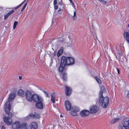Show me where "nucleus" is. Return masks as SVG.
Returning <instances> with one entry per match:
<instances>
[{
	"label": "nucleus",
	"instance_id": "f257e3e1",
	"mask_svg": "<svg viewBox=\"0 0 129 129\" xmlns=\"http://www.w3.org/2000/svg\"><path fill=\"white\" fill-rule=\"evenodd\" d=\"M61 60L62 63L65 64L66 66L72 65L75 63V60L71 57L62 56L61 57Z\"/></svg>",
	"mask_w": 129,
	"mask_h": 129
},
{
	"label": "nucleus",
	"instance_id": "f03ea898",
	"mask_svg": "<svg viewBox=\"0 0 129 129\" xmlns=\"http://www.w3.org/2000/svg\"><path fill=\"white\" fill-rule=\"evenodd\" d=\"M100 97L99 100V102L104 108H106L108 106L109 103V98L107 96L103 98L102 95V92L100 93Z\"/></svg>",
	"mask_w": 129,
	"mask_h": 129
},
{
	"label": "nucleus",
	"instance_id": "7ed1b4c3",
	"mask_svg": "<svg viewBox=\"0 0 129 129\" xmlns=\"http://www.w3.org/2000/svg\"><path fill=\"white\" fill-rule=\"evenodd\" d=\"M118 129H129V118H125L121 121L118 126Z\"/></svg>",
	"mask_w": 129,
	"mask_h": 129
},
{
	"label": "nucleus",
	"instance_id": "20e7f679",
	"mask_svg": "<svg viewBox=\"0 0 129 129\" xmlns=\"http://www.w3.org/2000/svg\"><path fill=\"white\" fill-rule=\"evenodd\" d=\"M11 104L9 102H6L4 105V108L6 113L8 114V117L11 118L13 115L12 113L10 112L11 110Z\"/></svg>",
	"mask_w": 129,
	"mask_h": 129
},
{
	"label": "nucleus",
	"instance_id": "39448f33",
	"mask_svg": "<svg viewBox=\"0 0 129 129\" xmlns=\"http://www.w3.org/2000/svg\"><path fill=\"white\" fill-rule=\"evenodd\" d=\"M40 117V115L38 114H34L32 113H30L25 118V119L26 120H28L31 118L35 119H39Z\"/></svg>",
	"mask_w": 129,
	"mask_h": 129
},
{
	"label": "nucleus",
	"instance_id": "423d86ee",
	"mask_svg": "<svg viewBox=\"0 0 129 129\" xmlns=\"http://www.w3.org/2000/svg\"><path fill=\"white\" fill-rule=\"evenodd\" d=\"M25 94L27 100L30 102H32L33 94H32L31 92L29 90H27L25 93Z\"/></svg>",
	"mask_w": 129,
	"mask_h": 129
},
{
	"label": "nucleus",
	"instance_id": "0eeeda50",
	"mask_svg": "<svg viewBox=\"0 0 129 129\" xmlns=\"http://www.w3.org/2000/svg\"><path fill=\"white\" fill-rule=\"evenodd\" d=\"M43 99L41 96L36 94H33L32 101L34 103H37L38 102L43 101Z\"/></svg>",
	"mask_w": 129,
	"mask_h": 129
},
{
	"label": "nucleus",
	"instance_id": "6e6552de",
	"mask_svg": "<svg viewBox=\"0 0 129 129\" xmlns=\"http://www.w3.org/2000/svg\"><path fill=\"white\" fill-rule=\"evenodd\" d=\"M3 119L4 122L8 125H11L13 122L12 119L9 117L4 116Z\"/></svg>",
	"mask_w": 129,
	"mask_h": 129
},
{
	"label": "nucleus",
	"instance_id": "1a4fd4ad",
	"mask_svg": "<svg viewBox=\"0 0 129 129\" xmlns=\"http://www.w3.org/2000/svg\"><path fill=\"white\" fill-rule=\"evenodd\" d=\"M98 110L99 108L95 105L91 106L90 108V112L92 114H94L96 113Z\"/></svg>",
	"mask_w": 129,
	"mask_h": 129
},
{
	"label": "nucleus",
	"instance_id": "9d476101",
	"mask_svg": "<svg viewBox=\"0 0 129 129\" xmlns=\"http://www.w3.org/2000/svg\"><path fill=\"white\" fill-rule=\"evenodd\" d=\"M124 37L127 42L129 43V30L125 31L123 33Z\"/></svg>",
	"mask_w": 129,
	"mask_h": 129
},
{
	"label": "nucleus",
	"instance_id": "9b49d317",
	"mask_svg": "<svg viewBox=\"0 0 129 129\" xmlns=\"http://www.w3.org/2000/svg\"><path fill=\"white\" fill-rule=\"evenodd\" d=\"M66 110L67 111H70L72 108L71 103L69 101H66L64 103Z\"/></svg>",
	"mask_w": 129,
	"mask_h": 129
},
{
	"label": "nucleus",
	"instance_id": "f8f14e48",
	"mask_svg": "<svg viewBox=\"0 0 129 129\" xmlns=\"http://www.w3.org/2000/svg\"><path fill=\"white\" fill-rule=\"evenodd\" d=\"M20 127V124L18 121L14 122L12 125V129H19Z\"/></svg>",
	"mask_w": 129,
	"mask_h": 129
},
{
	"label": "nucleus",
	"instance_id": "ddd939ff",
	"mask_svg": "<svg viewBox=\"0 0 129 129\" xmlns=\"http://www.w3.org/2000/svg\"><path fill=\"white\" fill-rule=\"evenodd\" d=\"M16 94L15 93H11L10 94L8 98V101L7 102H9L10 103L15 98Z\"/></svg>",
	"mask_w": 129,
	"mask_h": 129
},
{
	"label": "nucleus",
	"instance_id": "4468645a",
	"mask_svg": "<svg viewBox=\"0 0 129 129\" xmlns=\"http://www.w3.org/2000/svg\"><path fill=\"white\" fill-rule=\"evenodd\" d=\"M89 112L86 110H84L81 111L80 113V115L82 117H86L89 114Z\"/></svg>",
	"mask_w": 129,
	"mask_h": 129
},
{
	"label": "nucleus",
	"instance_id": "2eb2a0df",
	"mask_svg": "<svg viewBox=\"0 0 129 129\" xmlns=\"http://www.w3.org/2000/svg\"><path fill=\"white\" fill-rule=\"evenodd\" d=\"M66 94L68 96L70 95L71 92L72 90L71 88L67 86H66Z\"/></svg>",
	"mask_w": 129,
	"mask_h": 129
},
{
	"label": "nucleus",
	"instance_id": "dca6fc26",
	"mask_svg": "<svg viewBox=\"0 0 129 129\" xmlns=\"http://www.w3.org/2000/svg\"><path fill=\"white\" fill-rule=\"evenodd\" d=\"M66 65L62 63L61 60V64L60 67L59 68V70L60 72H62L65 69V67Z\"/></svg>",
	"mask_w": 129,
	"mask_h": 129
},
{
	"label": "nucleus",
	"instance_id": "f3484780",
	"mask_svg": "<svg viewBox=\"0 0 129 129\" xmlns=\"http://www.w3.org/2000/svg\"><path fill=\"white\" fill-rule=\"evenodd\" d=\"M30 129H37L38 127V125L35 122H33L31 123L30 125Z\"/></svg>",
	"mask_w": 129,
	"mask_h": 129
},
{
	"label": "nucleus",
	"instance_id": "a211bd4d",
	"mask_svg": "<svg viewBox=\"0 0 129 129\" xmlns=\"http://www.w3.org/2000/svg\"><path fill=\"white\" fill-rule=\"evenodd\" d=\"M43 101H41V102H37L36 104V107L39 109H42L43 107Z\"/></svg>",
	"mask_w": 129,
	"mask_h": 129
},
{
	"label": "nucleus",
	"instance_id": "6ab92c4d",
	"mask_svg": "<svg viewBox=\"0 0 129 129\" xmlns=\"http://www.w3.org/2000/svg\"><path fill=\"white\" fill-rule=\"evenodd\" d=\"M24 91L21 89L19 90L17 92L18 95L21 97H23L24 96Z\"/></svg>",
	"mask_w": 129,
	"mask_h": 129
},
{
	"label": "nucleus",
	"instance_id": "aec40b11",
	"mask_svg": "<svg viewBox=\"0 0 129 129\" xmlns=\"http://www.w3.org/2000/svg\"><path fill=\"white\" fill-rule=\"evenodd\" d=\"M14 12V10H12L9 12L7 14L5 15L4 19L5 20L7 19L9 16Z\"/></svg>",
	"mask_w": 129,
	"mask_h": 129
},
{
	"label": "nucleus",
	"instance_id": "412c9836",
	"mask_svg": "<svg viewBox=\"0 0 129 129\" xmlns=\"http://www.w3.org/2000/svg\"><path fill=\"white\" fill-rule=\"evenodd\" d=\"M20 127L21 129H27L26 124L25 123H23L20 124Z\"/></svg>",
	"mask_w": 129,
	"mask_h": 129
},
{
	"label": "nucleus",
	"instance_id": "4be33fe9",
	"mask_svg": "<svg viewBox=\"0 0 129 129\" xmlns=\"http://www.w3.org/2000/svg\"><path fill=\"white\" fill-rule=\"evenodd\" d=\"M55 93H52L51 94V100L52 102L53 103H55Z\"/></svg>",
	"mask_w": 129,
	"mask_h": 129
},
{
	"label": "nucleus",
	"instance_id": "5701e85b",
	"mask_svg": "<svg viewBox=\"0 0 129 129\" xmlns=\"http://www.w3.org/2000/svg\"><path fill=\"white\" fill-rule=\"evenodd\" d=\"M77 112L76 111L72 110V111L70 112V113L73 116H76L78 115Z\"/></svg>",
	"mask_w": 129,
	"mask_h": 129
},
{
	"label": "nucleus",
	"instance_id": "b1692460",
	"mask_svg": "<svg viewBox=\"0 0 129 129\" xmlns=\"http://www.w3.org/2000/svg\"><path fill=\"white\" fill-rule=\"evenodd\" d=\"M62 79L64 80H66L67 79V74L66 73H64L62 74Z\"/></svg>",
	"mask_w": 129,
	"mask_h": 129
},
{
	"label": "nucleus",
	"instance_id": "393cba45",
	"mask_svg": "<svg viewBox=\"0 0 129 129\" xmlns=\"http://www.w3.org/2000/svg\"><path fill=\"white\" fill-rule=\"evenodd\" d=\"M105 90L106 89L104 86H102L101 87V90L100 92V93L101 92H102V95H103V92L105 91ZM99 96H100V93H99Z\"/></svg>",
	"mask_w": 129,
	"mask_h": 129
},
{
	"label": "nucleus",
	"instance_id": "a878e982",
	"mask_svg": "<svg viewBox=\"0 0 129 129\" xmlns=\"http://www.w3.org/2000/svg\"><path fill=\"white\" fill-rule=\"evenodd\" d=\"M78 108L76 107H74L72 108V110L78 112L79 111Z\"/></svg>",
	"mask_w": 129,
	"mask_h": 129
},
{
	"label": "nucleus",
	"instance_id": "bb28decb",
	"mask_svg": "<svg viewBox=\"0 0 129 129\" xmlns=\"http://www.w3.org/2000/svg\"><path fill=\"white\" fill-rule=\"evenodd\" d=\"M95 79L97 82L99 84L101 83V81L98 77H95Z\"/></svg>",
	"mask_w": 129,
	"mask_h": 129
},
{
	"label": "nucleus",
	"instance_id": "cd10ccee",
	"mask_svg": "<svg viewBox=\"0 0 129 129\" xmlns=\"http://www.w3.org/2000/svg\"><path fill=\"white\" fill-rule=\"evenodd\" d=\"M119 119L118 118H116L112 119V122L113 123H114L116 122Z\"/></svg>",
	"mask_w": 129,
	"mask_h": 129
},
{
	"label": "nucleus",
	"instance_id": "c85d7f7f",
	"mask_svg": "<svg viewBox=\"0 0 129 129\" xmlns=\"http://www.w3.org/2000/svg\"><path fill=\"white\" fill-rule=\"evenodd\" d=\"M73 19L74 20H75L77 18V15L75 10L74 11V15L73 16Z\"/></svg>",
	"mask_w": 129,
	"mask_h": 129
},
{
	"label": "nucleus",
	"instance_id": "c756f323",
	"mask_svg": "<svg viewBox=\"0 0 129 129\" xmlns=\"http://www.w3.org/2000/svg\"><path fill=\"white\" fill-rule=\"evenodd\" d=\"M18 22L17 21H15L14 22V25H13V29H15L17 25L18 24Z\"/></svg>",
	"mask_w": 129,
	"mask_h": 129
},
{
	"label": "nucleus",
	"instance_id": "7c9ffc66",
	"mask_svg": "<svg viewBox=\"0 0 129 129\" xmlns=\"http://www.w3.org/2000/svg\"><path fill=\"white\" fill-rule=\"evenodd\" d=\"M25 1V0H24L23 2H22L21 4H20L19 5L15 7L14 8H14V9L15 10L18 9L24 3Z\"/></svg>",
	"mask_w": 129,
	"mask_h": 129
},
{
	"label": "nucleus",
	"instance_id": "2f4dec72",
	"mask_svg": "<svg viewBox=\"0 0 129 129\" xmlns=\"http://www.w3.org/2000/svg\"><path fill=\"white\" fill-rule=\"evenodd\" d=\"M58 2L59 5L60 6L63 5L62 2V0H58Z\"/></svg>",
	"mask_w": 129,
	"mask_h": 129
},
{
	"label": "nucleus",
	"instance_id": "473e14b6",
	"mask_svg": "<svg viewBox=\"0 0 129 129\" xmlns=\"http://www.w3.org/2000/svg\"><path fill=\"white\" fill-rule=\"evenodd\" d=\"M63 52V48L62 47L61 48L60 50L58 51L59 53H60V54H62Z\"/></svg>",
	"mask_w": 129,
	"mask_h": 129
},
{
	"label": "nucleus",
	"instance_id": "72a5a7b5",
	"mask_svg": "<svg viewBox=\"0 0 129 129\" xmlns=\"http://www.w3.org/2000/svg\"><path fill=\"white\" fill-rule=\"evenodd\" d=\"M43 92L44 93L46 97H48L49 96V95L48 93L46 91L44 90H43Z\"/></svg>",
	"mask_w": 129,
	"mask_h": 129
},
{
	"label": "nucleus",
	"instance_id": "f704fd0d",
	"mask_svg": "<svg viewBox=\"0 0 129 129\" xmlns=\"http://www.w3.org/2000/svg\"><path fill=\"white\" fill-rule=\"evenodd\" d=\"M126 93H127L126 96L128 98H129V90L127 91Z\"/></svg>",
	"mask_w": 129,
	"mask_h": 129
},
{
	"label": "nucleus",
	"instance_id": "c9c22d12",
	"mask_svg": "<svg viewBox=\"0 0 129 129\" xmlns=\"http://www.w3.org/2000/svg\"><path fill=\"white\" fill-rule=\"evenodd\" d=\"M70 3H71L72 4V5L73 7L74 8L75 10L76 9V8L75 7V6L74 4V3L72 2V1L71 2H70Z\"/></svg>",
	"mask_w": 129,
	"mask_h": 129
},
{
	"label": "nucleus",
	"instance_id": "e433bc0d",
	"mask_svg": "<svg viewBox=\"0 0 129 129\" xmlns=\"http://www.w3.org/2000/svg\"><path fill=\"white\" fill-rule=\"evenodd\" d=\"M0 129H5V127L3 125H0Z\"/></svg>",
	"mask_w": 129,
	"mask_h": 129
},
{
	"label": "nucleus",
	"instance_id": "4c0bfd02",
	"mask_svg": "<svg viewBox=\"0 0 129 129\" xmlns=\"http://www.w3.org/2000/svg\"><path fill=\"white\" fill-rule=\"evenodd\" d=\"M57 4V0H54L53 1V5H56Z\"/></svg>",
	"mask_w": 129,
	"mask_h": 129
},
{
	"label": "nucleus",
	"instance_id": "58836bf2",
	"mask_svg": "<svg viewBox=\"0 0 129 129\" xmlns=\"http://www.w3.org/2000/svg\"><path fill=\"white\" fill-rule=\"evenodd\" d=\"M61 55H62L61 54H60V53H59V52H58L57 53V55L58 57H59Z\"/></svg>",
	"mask_w": 129,
	"mask_h": 129
},
{
	"label": "nucleus",
	"instance_id": "ea45409f",
	"mask_svg": "<svg viewBox=\"0 0 129 129\" xmlns=\"http://www.w3.org/2000/svg\"><path fill=\"white\" fill-rule=\"evenodd\" d=\"M54 9H55L57 10V9L58 8V7L57 5H54Z\"/></svg>",
	"mask_w": 129,
	"mask_h": 129
},
{
	"label": "nucleus",
	"instance_id": "a19ab883",
	"mask_svg": "<svg viewBox=\"0 0 129 129\" xmlns=\"http://www.w3.org/2000/svg\"><path fill=\"white\" fill-rule=\"evenodd\" d=\"M27 5V3H25L24 4V6L22 8L24 9L25 8Z\"/></svg>",
	"mask_w": 129,
	"mask_h": 129
},
{
	"label": "nucleus",
	"instance_id": "79ce46f5",
	"mask_svg": "<svg viewBox=\"0 0 129 129\" xmlns=\"http://www.w3.org/2000/svg\"><path fill=\"white\" fill-rule=\"evenodd\" d=\"M116 70L117 71L118 73L119 74L120 73V70L118 68H116Z\"/></svg>",
	"mask_w": 129,
	"mask_h": 129
},
{
	"label": "nucleus",
	"instance_id": "37998d69",
	"mask_svg": "<svg viewBox=\"0 0 129 129\" xmlns=\"http://www.w3.org/2000/svg\"><path fill=\"white\" fill-rule=\"evenodd\" d=\"M61 10V8H59L58 10V12H59Z\"/></svg>",
	"mask_w": 129,
	"mask_h": 129
},
{
	"label": "nucleus",
	"instance_id": "c03bdc74",
	"mask_svg": "<svg viewBox=\"0 0 129 129\" xmlns=\"http://www.w3.org/2000/svg\"><path fill=\"white\" fill-rule=\"evenodd\" d=\"M22 79V77L21 76H19V79L20 80H21Z\"/></svg>",
	"mask_w": 129,
	"mask_h": 129
},
{
	"label": "nucleus",
	"instance_id": "a18cd8bd",
	"mask_svg": "<svg viewBox=\"0 0 129 129\" xmlns=\"http://www.w3.org/2000/svg\"><path fill=\"white\" fill-rule=\"evenodd\" d=\"M53 55L54 56H55L56 55V53L55 52H54L53 54Z\"/></svg>",
	"mask_w": 129,
	"mask_h": 129
},
{
	"label": "nucleus",
	"instance_id": "49530a36",
	"mask_svg": "<svg viewBox=\"0 0 129 129\" xmlns=\"http://www.w3.org/2000/svg\"><path fill=\"white\" fill-rule=\"evenodd\" d=\"M127 28H129V23L128 24L127 26Z\"/></svg>",
	"mask_w": 129,
	"mask_h": 129
},
{
	"label": "nucleus",
	"instance_id": "de8ad7c7",
	"mask_svg": "<svg viewBox=\"0 0 129 129\" xmlns=\"http://www.w3.org/2000/svg\"><path fill=\"white\" fill-rule=\"evenodd\" d=\"M24 10V9H23V8H22V9L21 10V11H23Z\"/></svg>",
	"mask_w": 129,
	"mask_h": 129
},
{
	"label": "nucleus",
	"instance_id": "09e8293b",
	"mask_svg": "<svg viewBox=\"0 0 129 129\" xmlns=\"http://www.w3.org/2000/svg\"><path fill=\"white\" fill-rule=\"evenodd\" d=\"M69 0V1H70V3L72 1V0Z\"/></svg>",
	"mask_w": 129,
	"mask_h": 129
},
{
	"label": "nucleus",
	"instance_id": "8fccbe9b",
	"mask_svg": "<svg viewBox=\"0 0 129 129\" xmlns=\"http://www.w3.org/2000/svg\"><path fill=\"white\" fill-rule=\"evenodd\" d=\"M128 78L129 79V74L128 75Z\"/></svg>",
	"mask_w": 129,
	"mask_h": 129
},
{
	"label": "nucleus",
	"instance_id": "3c124183",
	"mask_svg": "<svg viewBox=\"0 0 129 129\" xmlns=\"http://www.w3.org/2000/svg\"><path fill=\"white\" fill-rule=\"evenodd\" d=\"M60 117H62V116L61 115H60Z\"/></svg>",
	"mask_w": 129,
	"mask_h": 129
}]
</instances>
